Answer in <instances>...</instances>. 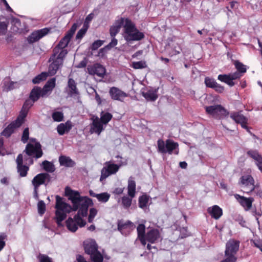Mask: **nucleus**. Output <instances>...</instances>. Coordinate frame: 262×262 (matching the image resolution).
I'll list each match as a JSON object with an SVG mask.
<instances>
[{
    "mask_svg": "<svg viewBox=\"0 0 262 262\" xmlns=\"http://www.w3.org/2000/svg\"><path fill=\"white\" fill-rule=\"evenodd\" d=\"M29 128L27 127L24 129L21 137V141L23 143H26L29 139Z\"/></svg>",
    "mask_w": 262,
    "mask_h": 262,
    "instance_id": "864d4df0",
    "label": "nucleus"
},
{
    "mask_svg": "<svg viewBox=\"0 0 262 262\" xmlns=\"http://www.w3.org/2000/svg\"><path fill=\"white\" fill-rule=\"evenodd\" d=\"M139 207L141 208H144L147 206L149 201V196L145 194L139 198Z\"/></svg>",
    "mask_w": 262,
    "mask_h": 262,
    "instance_id": "c9c22d12",
    "label": "nucleus"
},
{
    "mask_svg": "<svg viewBox=\"0 0 262 262\" xmlns=\"http://www.w3.org/2000/svg\"><path fill=\"white\" fill-rule=\"evenodd\" d=\"M161 238L159 230L156 228H152L146 233L145 242H148L151 244L157 243Z\"/></svg>",
    "mask_w": 262,
    "mask_h": 262,
    "instance_id": "4468645a",
    "label": "nucleus"
},
{
    "mask_svg": "<svg viewBox=\"0 0 262 262\" xmlns=\"http://www.w3.org/2000/svg\"><path fill=\"white\" fill-rule=\"evenodd\" d=\"M213 89H214L216 92L222 93L224 91L225 88L224 86L217 83Z\"/></svg>",
    "mask_w": 262,
    "mask_h": 262,
    "instance_id": "052dcab7",
    "label": "nucleus"
},
{
    "mask_svg": "<svg viewBox=\"0 0 262 262\" xmlns=\"http://www.w3.org/2000/svg\"><path fill=\"white\" fill-rule=\"evenodd\" d=\"M88 70L90 74L96 75L100 77H103L106 73L105 67H88Z\"/></svg>",
    "mask_w": 262,
    "mask_h": 262,
    "instance_id": "b1692460",
    "label": "nucleus"
},
{
    "mask_svg": "<svg viewBox=\"0 0 262 262\" xmlns=\"http://www.w3.org/2000/svg\"><path fill=\"white\" fill-rule=\"evenodd\" d=\"M158 151L161 154L168 153L171 155L174 151V154H179V144L173 140L167 139L165 142L162 139H159L157 141Z\"/></svg>",
    "mask_w": 262,
    "mask_h": 262,
    "instance_id": "39448f33",
    "label": "nucleus"
},
{
    "mask_svg": "<svg viewBox=\"0 0 262 262\" xmlns=\"http://www.w3.org/2000/svg\"><path fill=\"white\" fill-rule=\"evenodd\" d=\"M52 117L55 121L60 122L63 119V114L61 112H55L53 113Z\"/></svg>",
    "mask_w": 262,
    "mask_h": 262,
    "instance_id": "a18cd8bd",
    "label": "nucleus"
},
{
    "mask_svg": "<svg viewBox=\"0 0 262 262\" xmlns=\"http://www.w3.org/2000/svg\"><path fill=\"white\" fill-rule=\"evenodd\" d=\"M97 210L95 208H91L90 209V213L88 217V222L89 223L93 222L94 217L97 214Z\"/></svg>",
    "mask_w": 262,
    "mask_h": 262,
    "instance_id": "09e8293b",
    "label": "nucleus"
},
{
    "mask_svg": "<svg viewBox=\"0 0 262 262\" xmlns=\"http://www.w3.org/2000/svg\"><path fill=\"white\" fill-rule=\"evenodd\" d=\"M229 74L230 75L231 79H232V81H233L234 80L239 79L242 76V74L237 71L233 73H230Z\"/></svg>",
    "mask_w": 262,
    "mask_h": 262,
    "instance_id": "13d9d810",
    "label": "nucleus"
},
{
    "mask_svg": "<svg viewBox=\"0 0 262 262\" xmlns=\"http://www.w3.org/2000/svg\"><path fill=\"white\" fill-rule=\"evenodd\" d=\"M113 118V115L110 113H103L102 112L101 114L100 120L104 124H106L110 122Z\"/></svg>",
    "mask_w": 262,
    "mask_h": 262,
    "instance_id": "a19ab883",
    "label": "nucleus"
},
{
    "mask_svg": "<svg viewBox=\"0 0 262 262\" xmlns=\"http://www.w3.org/2000/svg\"><path fill=\"white\" fill-rule=\"evenodd\" d=\"M39 188L34 187L33 196L36 200H38L39 196L38 194V190Z\"/></svg>",
    "mask_w": 262,
    "mask_h": 262,
    "instance_id": "338daca9",
    "label": "nucleus"
},
{
    "mask_svg": "<svg viewBox=\"0 0 262 262\" xmlns=\"http://www.w3.org/2000/svg\"><path fill=\"white\" fill-rule=\"evenodd\" d=\"M56 85V78L55 77L52 78L49 80L44 86L46 88L51 89L52 91H53V89L55 88Z\"/></svg>",
    "mask_w": 262,
    "mask_h": 262,
    "instance_id": "de8ad7c7",
    "label": "nucleus"
},
{
    "mask_svg": "<svg viewBox=\"0 0 262 262\" xmlns=\"http://www.w3.org/2000/svg\"><path fill=\"white\" fill-rule=\"evenodd\" d=\"M89 194L90 196L96 198L99 202L102 203L107 202L110 198V194L107 192H102L99 194H97L93 190H90L89 191Z\"/></svg>",
    "mask_w": 262,
    "mask_h": 262,
    "instance_id": "bb28decb",
    "label": "nucleus"
},
{
    "mask_svg": "<svg viewBox=\"0 0 262 262\" xmlns=\"http://www.w3.org/2000/svg\"><path fill=\"white\" fill-rule=\"evenodd\" d=\"M7 236L5 233H0V251L3 250V249L6 246V242L5 240L7 239Z\"/></svg>",
    "mask_w": 262,
    "mask_h": 262,
    "instance_id": "8fccbe9b",
    "label": "nucleus"
},
{
    "mask_svg": "<svg viewBox=\"0 0 262 262\" xmlns=\"http://www.w3.org/2000/svg\"><path fill=\"white\" fill-rule=\"evenodd\" d=\"M204 82L207 87L212 89H213L217 83L214 79L208 77L205 78Z\"/></svg>",
    "mask_w": 262,
    "mask_h": 262,
    "instance_id": "c03bdc74",
    "label": "nucleus"
},
{
    "mask_svg": "<svg viewBox=\"0 0 262 262\" xmlns=\"http://www.w3.org/2000/svg\"><path fill=\"white\" fill-rule=\"evenodd\" d=\"M104 42V41L97 40L95 41L92 45L91 49L92 50H96L101 47Z\"/></svg>",
    "mask_w": 262,
    "mask_h": 262,
    "instance_id": "603ef678",
    "label": "nucleus"
},
{
    "mask_svg": "<svg viewBox=\"0 0 262 262\" xmlns=\"http://www.w3.org/2000/svg\"><path fill=\"white\" fill-rule=\"evenodd\" d=\"M64 193L72 203L73 211L78 210L73 219L69 217L66 222L67 228L72 232H75L78 226L82 227L85 225L86 222L81 216H86L89 206H93L94 203L91 199L81 196L78 191L72 190L69 187H66Z\"/></svg>",
    "mask_w": 262,
    "mask_h": 262,
    "instance_id": "f257e3e1",
    "label": "nucleus"
},
{
    "mask_svg": "<svg viewBox=\"0 0 262 262\" xmlns=\"http://www.w3.org/2000/svg\"><path fill=\"white\" fill-rule=\"evenodd\" d=\"M71 37L67 34L60 40L58 45L54 48L53 53L49 59L51 62L50 66H62L63 60L68 53L67 49L64 48L68 46Z\"/></svg>",
    "mask_w": 262,
    "mask_h": 262,
    "instance_id": "f03ea898",
    "label": "nucleus"
},
{
    "mask_svg": "<svg viewBox=\"0 0 262 262\" xmlns=\"http://www.w3.org/2000/svg\"><path fill=\"white\" fill-rule=\"evenodd\" d=\"M51 176L48 173H40L34 177L32 184L34 187L39 188L41 185L46 186L50 182Z\"/></svg>",
    "mask_w": 262,
    "mask_h": 262,
    "instance_id": "9d476101",
    "label": "nucleus"
},
{
    "mask_svg": "<svg viewBox=\"0 0 262 262\" xmlns=\"http://www.w3.org/2000/svg\"><path fill=\"white\" fill-rule=\"evenodd\" d=\"M72 124L70 121L65 123H60L57 127V131L59 135H63L66 133H68L72 128Z\"/></svg>",
    "mask_w": 262,
    "mask_h": 262,
    "instance_id": "a878e982",
    "label": "nucleus"
},
{
    "mask_svg": "<svg viewBox=\"0 0 262 262\" xmlns=\"http://www.w3.org/2000/svg\"><path fill=\"white\" fill-rule=\"evenodd\" d=\"M90 258L93 262H103V255L98 250L91 254Z\"/></svg>",
    "mask_w": 262,
    "mask_h": 262,
    "instance_id": "ea45409f",
    "label": "nucleus"
},
{
    "mask_svg": "<svg viewBox=\"0 0 262 262\" xmlns=\"http://www.w3.org/2000/svg\"><path fill=\"white\" fill-rule=\"evenodd\" d=\"M16 162L17 163V166L23 165V156L21 154H19L17 156Z\"/></svg>",
    "mask_w": 262,
    "mask_h": 262,
    "instance_id": "680f3d73",
    "label": "nucleus"
},
{
    "mask_svg": "<svg viewBox=\"0 0 262 262\" xmlns=\"http://www.w3.org/2000/svg\"><path fill=\"white\" fill-rule=\"evenodd\" d=\"M109 94L111 98L114 100L122 101V99L127 96L126 93L115 86L110 89Z\"/></svg>",
    "mask_w": 262,
    "mask_h": 262,
    "instance_id": "dca6fc26",
    "label": "nucleus"
},
{
    "mask_svg": "<svg viewBox=\"0 0 262 262\" xmlns=\"http://www.w3.org/2000/svg\"><path fill=\"white\" fill-rule=\"evenodd\" d=\"M117 226L118 230L122 234L125 230L130 232L135 227L134 224L130 221L124 222L122 220H119L118 221Z\"/></svg>",
    "mask_w": 262,
    "mask_h": 262,
    "instance_id": "aec40b11",
    "label": "nucleus"
},
{
    "mask_svg": "<svg viewBox=\"0 0 262 262\" xmlns=\"http://www.w3.org/2000/svg\"><path fill=\"white\" fill-rule=\"evenodd\" d=\"M40 97H41V88L37 86H34L30 92L29 98L35 102Z\"/></svg>",
    "mask_w": 262,
    "mask_h": 262,
    "instance_id": "c85d7f7f",
    "label": "nucleus"
},
{
    "mask_svg": "<svg viewBox=\"0 0 262 262\" xmlns=\"http://www.w3.org/2000/svg\"><path fill=\"white\" fill-rule=\"evenodd\" d=\"M48 76V74L47 72H42L32 79V82L34 84L39 83L40 82L45 80Z\"/></svg>",
    "mask_w": 262,
    "mask_h": 262,
    "instance_id": "58836bf2",
    "label": "nucleus"
},
{
    "mask_svg": "<svg viewBox=\"0 0 262 262\" xmlns=\"http://www.w3.org/2000/svg\"><path fill=\"white\" fill-rule=\"evenodd\" d=\"M158 89L149 90L147 92H143L142 96L147 100L155 101L158 97Z\"/></svg>",
    "mask_w": 262,
    "mask_h": 262,
    "instance_id": "cd10ccee",
    "label": "nucleus"
},
{
    "mask_svg": "<svg viewBox=\"0 0 262 262\" xmlns=\"http://www.w3.org/2000/svg\"><path fill=\"white\" fill-rule=\"evenodd\" d=\"M123 29L124 39L128 42L139 41L144 38L145 36L144 33L139 31L136 27L135 24L128 18H125Z\"/></svg>",
    "mask_w": 262,
    "mask_h": 262,
    "instance_id": "7ed1b4c3",
    "label": "nucleus"
},
{
    "mask_svg": "<svg viewBox=\"0 0 262 262\" xmlns=\"http://www.w3.org/2000/svg\"><path fill=\"white\" fill-rule=\"evenodd\" d=\"M246 193L248 194L250 193L251 195L254 196H256L262 198V190L258 187H256L255 186H253V188L249 189L248 190L246 191Z\"/></svg>",
    "mask_w": 262,
    "mask_h": 262,
    "instance_id": "f704fd0d",
    "label": "nucleus"
},
{
    "mask_svg": "<svg viewBox=\"0 0 262 262\" xmlns=\"http://www.w3.org/2000/svg\"><path fill=\"white\" fill-rule=\"evenodd\" d=\"M17 170L20 177H26L28 174L29 167L28 166L21 165L17 166Z\"/></svg>",
    "mask_w": 262,
    "mask_h": 262,
    "instance_id": "e433bc0d",
    "label": "nucleus"
},
{
    "mask_svg": "<svg viewBox=\"0 0 262 262\" xmlns=\"http://www.w3.org/2000/svg\"><path fill=\"white\" fill-rule=\"evenodd\" d=\"M37 208L38 213L40 215H42L45 213L46 211V204L43 201L41 200L38 202L37 204Z\"/></svg>",
    "mask_w": 262,
    "mask_h": 262,
    "instance_id": "49530a36",
    "label": "nucleus"
},
{
    "mask_svg": "<svg viewBox=\"0 0 262 262\" xmlns=\"http://www.w3.org/2000/svg\"><path fill=\"white\" fill-rule=\"evenodd\" d=\"M25 151L28 156H33L36 159L41 157L43 155L41 145L38 142H36L34 145L27 144Z\"/></svg>",
    "mask_w": 262,
    "mask_h": 262,
    "instance_id": "6e6552de",
    "label": "nucleus"
},
{
    "mask_svg": "<svg viewBox=\"0 0 262 262\" xmlns=\"http://www.w3.org/2000/svg\"><path fill=\"white\" fill-rule=\"evenodd\" d=\"M237 69V72H240L241 74L246 72V69L244 67H236Z\"/></svg>",
    "mask_w": 262,
    "mask_h": 262,
    "instance_id": "774afa93",
    "label": "nucleus"
},
{
    "mask_svg": "<svg viewBox=\"0 0 262 262\" xmlns=\"http://www.w3.org/2000/svg\"><path fill=\"white\" fill-rule=\"evenodd\" d=\"M4 4L5 6L6 7V9L8 11L12 12V9L9 6L8 3L6 1V0H1Z\"/></svg>",
    "mask_w": 262,
    "mask_h": 262,
    "instance_id": "69168bd1",
    "label": "nucleus"
},
{
    "mask_svg": "<svg viewBox=\"0 0 262 262\" xmlns=\"http://www.w3.org/2000/svg\"><path fill=\"white\" fill-rule=\"evenodd\" d=\"M239 183L247 187H249V189L255 186L254 179L251 175H245L241 177Z\"/></svg>",
    "mask_w": 262,
    "mask_h": 262,
    "instance_id": "393cba45",
    "label": "nucleus"
},
{
    "mask_svg": "<svg viewBox=\"0 0 262 262\" xmlns=\"http://www.w3.org/2000/svg\"><path fill=\"white\" fill-rule=\"evenodd\" d=\"M59 162L60 165L66 167H72L74 166L75 163L70 157L65 156H61L59 158Z\"/></svg>",
    "mask_w": 262,
    "mask_h": 262,
    "instance_id": "c756f323",
    "label": "nucleus"
},
{
    "mask_svg": "<svg viewBox=\"0 0 262 262\" xmlns=\"http://www.w3.org/2000/svg\"><path fill=\"white\" fill-rule=\"evenodd\" d=\"M50 29L47 28L35 31L28 37V42L29 43L35 42L47 35Z\"/></svg>",
    "mask_w": 262,
    "mask_h": 262,
    "instance_id": "f8f14e48",
    "label": "nucleus"
},
{
    "mask_svg": "<svg viewBox=\"0 0 262 262\" xmlns=\"http://www.w3.org/2000/svg\"><path fill=\"white\" fill-rule=\"evenodd\" d=\"M119 169V166L116 164L106 162L105 166L101 170L100 181H102L111 174L116 173Z\"/></svg>",
    "mask_w": 262,
    "mask_h": 262,
    "instance_id": "1a4fd4ad",
    "label": "nucleus"
},
{
    "mask_svg": "<svg viewBox=\"0 0 262 262\" xmlns=\"http://www.w3.org/2000/svg\"><path fill=\"white\" fill-rule=\"evenodd\" d=\"M133 198L124 196L121 199V203L124 208L127 209L128 208L132 205Z\"/></svg>",
    "mask_w": 262,
    "mask_h": 262,
    "instance_id": "37998d69",
    "label": "nucleus"
},
{
    "mask_svg": "<svg viewBox=\"0 0 262 262\" xmlns=\"http://www.w3.org/2000/svg\"><path fill=\"white\" fill-rule=\"evenodd\" d=\"M55 208L56 210H60L67 212H70L73 210V207L63 201V198L58 195H56Z\"/></svg>",
    "mask_w": 262,
    "mask_h": 262,
    "instance_id": "2eb2a0df",
    "label": "nucleus"
},
{
    "mask_svg": "<svg viewBox=\"0 0 262 262\" xmlns=\"http://www.w3.org/2000/svg\"><path fill=\"white\" fill-rule=\"evenodd\" d=\"M217 79L221 82L227 84L230 86H233L235 85L234 81H232V79L230 74H220L218 75Z\"/></svg>",
    "mask_w": 262,
    "mask_h": 262,
    "instance_id": "2f4dec72",
    "label": "nucleus"
},
{
    "mask_svg": "<svg viewBox=\"0 0 262 262\" xmlns=\"http://www.w3.org/2000/svg\"><path fill=\"white\" fill-rule=\"evenodd\" d=\"M230 117L236 123L239 124L242 128H247L248 119L243 115L241 112H233L231 113Z\"/></svg>",
    "mask_w": 262,
    "mask_h": 262,
    "instance_id": "ddd939ff",
    "label": "nucleus"
},
{
    "mask_svg": "<svg viewBox=\"0 0 262 262\" xmlns=\"http://www.w3.org/2000/svg\"><path fill=\"white\" fill-rule=\"evenodd\" d=\"M78 25L76 23L74 24L70 29L67 32L66 34H67L70 37H71L73 36L74 34L75 33L76 30L77 29Z\"/></svg>",
    "mask_w": 262,
    "mask_h": 262,
    "instance_id": "6e6d98bb",
    "label": "nucleus"
},
{
    "mask_svg": "<svg viewBox=\"0 0 262 262\" xmlns=\"http://www.w3.org/2000/svg\"><path fill=\"white\" fill-rule=\"evenodd\" d=\"M138 239L143 246L146 245L145 237V226L143 224H140L137 228Z\"/></svg>",
    "mask_w": 262,
    "mask_h": 262,
    "instance_id": "4be33fe9",
    "label": "nucleus"
},
{
    "mask_svg": "<svg viewBox=\"0 0 262 262\" xmlns=\"http://www.w3.org/2000/svg\"><path fill=\"white\" fill-rule=\"evenodd\" d=\"M8 25L5 21H0V35H4L7 30Z\"/></svg>",
    "mask_w": 262,
    "mask_h": 262,
    "instance_id": "5fc2aeb1",
    "label": "nucleus"
},
{
    "mask_svg": "<svg viewBox=\"0 0 262 262\" xmlns=\"http://www.w3.org/2000/svg\"><path fill=\"white\" fill-rule=\"evenodd\" d=\"M86 32V31H85L84 29H80L76 34V39H81L83 37Z\"/></svg>",
    "mask_w": 262,
    "mask_h": 262,
    "instance_id": "bf43d9fd",
    "label": "nucleus"
},
{
    "mask_svg": "<svg viewBox=\"0 0 262 262\" xmlns=\"http://www.w3.org/2000/svg\"><path fill=\"white\" fill-rule=\"evenodd\" d=\"M234 196L239 203L243 207L246 208V210H249L252 207V203L254 202L253 198L250 197L247 198L238 194H235Z\"/></svg>",
    "mask_w": 262,
    "mask_h": 262,
    "instance_id": "6ab92c4d",
    "label": "nucleus"
},
{
    "mask_svg": "<svg viewBox=\"0 0 262 262\" xmlns=\"http://www.w3.org/2000/svg\"><path fill=\"white\" fill-rule=\"evenodd\" d=\"M68 86L70 89V93L71 95L78 93L75 80L72 78H69L68 82Z\"/></svg>",
    "mask_w": 262,
    "mask_h": 262,
    "instance_id": "72a5a7b5",
    "label": "nucleus"
},
{
    "mask_svg": "<svg viewBox=\"0 0 262 262\" xmlns=\"http://www.w3.org/2000/svg\"><path fill=\"white\" fill-rule=\"evenodd\" d=\"M123 190H124V188H116L114 191H113V193L114 194H122L123 192Z\"/></svg>",
    "mask_w": 262,
    "mask_h": 262,
    "instance_id": "0e129e2a",
    "label": "nucleus"
},
{
    "mask_svg": "<svg viewBox=\"0 0 262 262\" xmlns=\"http://www.w3.org/2000/svg\"><path fill=\"white\" fill-rule=\"evenodd\" d=\"M240 242L234 239L229 240L226 245L225 259L221 262H236L237 257L235 256L239 250Z\"/></svg>",
    "mask_w": 262,
    "mask_h": 262,
    "instance_id": "20e7f679",
    "label": "nucleus"
},
{
    "mask_svg": "<svg viewBox=\"0 0 262 262\" xmlns=\"http://www.w3.org/2000/svg\"><path fill=\"white\" fill-rule=\"evenodd\" d=\"M43 169L47 172H53L55 170L54 165L48 161H44L42 163Z\"/></svg>",
    "mask_w": 262,
    "mask_h": 262,
    "instance_id": "79ce46f5",
    "label": "nucleus"
},
{
    "mask_svg": "<svg viewBox=\"0 0 262 262\" xmlns=\"http://www.w3.org/2000/svg\"><path fill=\"white\" fill-rule=\"evenodd\" d=\"M146 247H147V249L148 250L150 251L151 252H152V253H155L158 251V248H157V247L152 246L149 244H148L147 245Z\"/></svg>",
    "mask_w": 262,
    "mask_h": 262,
    "instance_id": "e2e57ef3",
    "label": "nucleus"
},
{
    "mask_svg": "<svg viewBox=\"0 0 262 262\" xmlns=\"http://www.w3.org/2000/svg\"><path fill=\"white\" fill-rule=\"evenodd\" d=\"M125 18H120L116 20L114 24L112 26L110 29V33L111 37H113L111 41L104 48L100 49V51H107L117 45L118 40L114 37L118 33L122 26L123 27L125 24Z\"/></svg>",
    "mask_w": 262,
    "mask_h": 262,
    "instance_id": "423d86ee",
    "label": "nucleus"
},
{
    "mask_svg": "<svg viewBox=\"0 0 262 262\" xmlns=\"http://www.w3.org/2000/svg\"><path fill=\"white\" fill-rule=\"evenodd\" d=\"M207 114L216 119H221L229 115V112L221 105L217 104L205 107Z\"/></svg>",
    "mask_w": 262,
    "mask_h": 262,
    "instance_id": "0eeeda50",
    "label": "nucleus"
},
{
    "mask_svg": "<svg viewBox=\"0 0 262 262\" xmlns=\"http://www.w3.org/2000/svg\"><path fill=\"white\" fill-rule=\"evenodd\" d=\"M83 246L85 252L90 255L98 250V245L95 241L84 242Z\"/></svg>",
    "mask_w": 262,
    "mask_h": 262,
    "instance_id": "412c9836",
    "label": "nucleus"
},
{
    "mask_svg": "<svg viewBox=\"0 0 262 262\" xmlns=\"http://www.w3.org/2000/svg\"><path fill=\"white\" fill-rule=\"evenodd\" d=\"M24 122L17 117L16 119L10 123L2 132V135L6 137H9L15 129L19 127Z\"/></svg>",
    "mask_w": 262,
    "mask_h": 262,
    "instance_id": "9b49d317",
    "label": "nucleus"
},
{
    "mask_svg": "<svg viewBox=\"0 0 262 262\" xmlns=\"http://www.w3.org/2000/svg\"><path fill=\"white\" fill-rule=\"evenodd\" d=\"M68 212L61 211L60 210H56L55 211V216L56 223L58 225H60L61 222L63 221L67 217V213Z\"/></svg>",
    "mask_w": 262,
    "mask_h": 262,
    "instance_id": "473e14b6",
    "label": "nucleus"
},
{
    "mask_svg": "<svg viewBox=\"0 0 262 262\" xmlns=\"http://www.w3.org/2000/svg\"><path fill=\"white\" fill-rule=\"evenodd\" d=\"M52 91L51 89H48L43 86L42 89L41 88V97H47Z\"/></svg>",
    "mask_w": 262,
    "mask_h": 262,
    "instance_id": "4d7b16f0",
    "label": "nucleus"
},
{
    "mask_svg": "<svg viewBox=\"0 0 262 262\" xmlns=\"http://www.w3.org/2000/svg\"><path fill=\"white\" fill-rule=\"evenodd\" d=\"M136 182L132 178L128 181L127 190L129 197L134 198L136 195Z\"/></svg>",
    "mask_w": 262,
    "mask_h": 262,
    "instance_id": "7c9ffc66",
    "label": "nucleus"
},
{
    "mask_svg": "<svg viewBox=\"0 0 262 262\" xmlns=\"http://www.w3.org/2000/svg\"><path fill=\"white\" fill-rule=\"evenodd\" d=\"M92 120L93 122L91 127V132L99 135L104 129L103 123L97 116H94L92 118Z\"/></svg>",
    "mask_w": 262,
    "mask_h": 262,
    "instance_id": "a211bd4d",
    "label": "nucleus"
},
{
    "mask_svg": "<svg viewBox=\"0 0 262 262\" xmlns=\"http://www.w3.org/2000/svg\"><path fill=\"white\" fill-rule=\"evenodd\" d=\"M247 153L249 157L256 161V163L262 160L261 156L259 154L257 150H250Z\"/></svg>",
    "mask_w": 262,
    "mask_h": 262,
    "instance_id": "4c0bfd02",
    "label": "nucleus"
},
{
    "mask_svg": "<svg viewBox=\"0 0 262 262\" xmlns=\"http://www.w3.org/2000/svg\"><path fill=\"white\" fill-rule=\"evenodd\" d=\"M208 212L211 217L215 220H218L223 214V210L217 205H214L212 207H209L207 209Z\"/></svg>",
    "mask_w": 262,
    "mask_h": 262,
    "instance_id": "5701e85b",
    "label": "nucleus"
},
{
    "mask_svg": "<svg viewBox=\"0 0 262 262\" xmlns=\"http://www.w3.org/2000/svg\"><path fill=\"white\" fill-rule=\"evenodd\" d=\"M34 102L30 98L27 99L24 102L22 108L19 113L17 118L20 119L21 121L25 122V118H26L28 113L29 109L33 105Z\"/></svg>",
    "mask_w": 262,
    "mask_h": 262,
    "instance_id": "f3484780",
    "label": "nucleus"
},
{
    "mask_svg": "<svg viewBox=\"0 0 262 262\" xmlns=\"http://www.w3.org/2000/svg\"><path fill=\"white\" fill-rule=\"evenodd\" d=\"M37 258L39 262H53L52 258L46 254L40 253Z\"/></svg>",
    "mask_w": 262,
    "mask_h": 262,
    "instance_id": "3c124183",
    "label": "nucleus"
}]
</instances>
